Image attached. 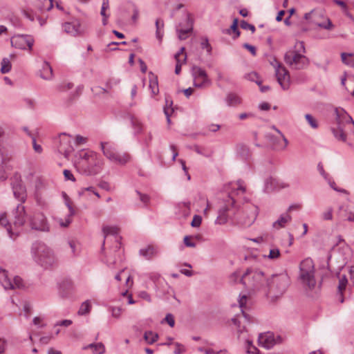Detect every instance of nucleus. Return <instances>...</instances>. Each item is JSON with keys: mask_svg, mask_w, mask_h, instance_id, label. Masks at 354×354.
I'll use <instances>...</instances> for the list:
<instances>
[{"mask_svg": "<svg viewBox=\"0 0 354 354\" xmlns=\"http://www.w3.org/2000/svg\"><path fill=\"white\" fill-rule=\"evenodd\" d=\"M229 188H226L227 191L230 188L232 190L228 192V201L224 207H221L218 210V215L216 219V224L223 225L227 223L228 219L227 212L230 210L229 205L233 206L235 203V196L243 194L245 192L244 183L241 180H239L236 183H230L227 185Z\"/></svg>", "mask_w": 354, "mask_h": 354, "instance_id": "obj_1", "label": "nucleus"}, {"mask_svg": "<svg viewBox=\"0 0 354 354\" xmlns=\"http://www.w3.org/2000/svg\"><path fill=\"white\" fill-rule=\"evenodd\" d=\"M298 281L306 290H313L316 286L315 268L312 259L306 258L299 264Z\"/></svg>", "mask_w": 354, "mask_h": 354, "instance_id": "obj_2", "label": "nucleus"}, {"mask_svg": "<svg viewBox=\"0 0 354 354\" xmlns=\"http://www.w3.org/2000/svg\"><path fill=\"white\" fill-rule=\"evenodd\" d=\"M30 252L35 261L44 268L51 267L55 262L53 250L43 242L35 241L33 243Z\"/></svg>", "mask_w": 354, "mask_h": 354, "instance_id": "obj_3", "label": "nucleus"}, {"mask_svg": "<svg viewBox=\"0 0 354 354\" xmlns=\"http://www.w3.org/2000/svg\"><path fill=\"white\" fill-rule=\"evenodd\" d=\"M290 283V277L286 273L273 274L267 279L265 288L268 289L270 297L277 299L286 292Z\"/></svg>", "mask_w": 354, "mask_h": 354, "instance_id": "obj_4", "label": "nucleus"}, {"mask_svg": "<svg viewBox=\"0 0 354 354\" xmlns=\"http://www.w3.org/2000/svg\"><path fill=\"white\" fill-rule=\"evenodd\" d=\"M248 290H259L266 287L267 278L262 270L258 268H248L239 279Z\"/></svg>", "mask_w": 354, "mask_h": 354, "instance_id": "obj_5", "label": "nucleus"}, {"mask_svg": "<svg viewBox=\"0 0 354 354\" xmlns=\"http://www.w3.org/2000/svg\"><path fill=\"white\" fill-rule=\"evenodd\" d=\"M335 112L337 127L332 128V132L337 140L345 142L346 140V133L344 130V122L346 123L347 128L354 133V121L343 109L336 108Z\"/></svg>", "mask_w": 354, "mask_h": 354, "instance_id": "obj_6", "label": "nucleus"}, {"mask_svg": "<svg viewBox=\"0 0 354 354\" xmlns=\"http://www.w3.org/2000/svg\"><path fill=\"white\" fill-rule=\"evenodd\" d=\"M100 148L104 156L112 162L124 165L129 162L131 156L127 153H118L114 145L109 142H101Z\"/></svg>", "mask_w": 354, "mask_h": 354, "instance_id": "obj_7", "label": "nucleus"}, {"mask_svg": "<svg viewBox=\"0 0 354 354\" xmlns=\"http://www.w3.org/2000/svg\"><path fill=\"white\" fill-rule=\"evenodd\" d=\"M284 61L291 68L295 70L306 68L310 63L307 57L295 51L287 52L284 55Z\"/></svg>", "mask_w": 354, "mask_h": 354, "instance_id": "obj_8", "label": "nucleus"}, {"mask_svg": "<svg viewBox=\"0 0 354 354\" xmlns=\"http://www.w3.org/2000/svg\"><path fill=\"white\" fill-rule=\"evenodd\" d=\"M270 64L275 69V75L278 83L283 90H288L290 83L288 71L275 58L273 59Z\"/></svg>", "mask_w": 354, "mask_h": 354, "instance_id": "obj_9", "label": "nucleus"}, {"mask_svg": "<svg viewBox=\"0 0 354 354\" xmlns=\"http://www.w3.org/2000/svg\"><path fill=\"white\" fill-rule=\"evenodd\" d=\"M0 283L6 290H15L24 287L22 279L19 276L12 277L6 270H0Z\"/></svg>", "mask_w": 354, "mask_h": 354, "instance_id": "obj_10", "label": "nucleus"}, {"mask_svg": "<svg viewBox=\"0 0 354 354\" xmlns=\"http://www.w3.org/2000/svg\"><path fill=\"white\" fill-rule=\"evenodd\" d=\"M28 224L33 230L48 232L50 231V225L46 216L41 212H35L28 218Z\"/></svg>", "mask_w": 354, "mask_h": 354, "instance_id": "obj_11", "label": "nucleus"}, {"mask_svg": "<svg viewBox=\"0 0 354 354\" xmlns=\"http://www.w3.org/2000/svg\"><path fill=\"white\" fill-rule=\"evenodd\" d=\"M10 184L15 198L20 203H24L27 198L26 188L24 185L21 176L15 174L10 179Z\"/></svg>", "mask_w": 354, "mask_h": 354, "instance_id": "obj_12", "label": "nucleus"}, {"mask_svg": "<svg viewBox=\"0 0 354 354\" xmlns=\"http://www.w3.org/2000/svg\"><path fill=\"white\" fill-rule=\"evenodd\" d=\"M258 213V207L256 205L247 204L243 207V216L239 218V222L244 227H250L255 221Z\"/></svg>", "mask_w": 354, "mask_h": 354, "instance_id": "obj_13", "label": "nucleus"}, {"mask_svg": "<svg viewBox=\"0 0 354 354\" xmlns=\"http://www.w3.org/2000/svg\"><path fill=\"white\" fill-rule=\"evenodd\" d=\"M102 232L104 235V239L109 234L115 236V241H116V245L115 248L117 249V256L118 258H115L113 261H111L110 259H108V264L110 268H113L112 266L115 265L118 261H122V254L123 253V251L120 250V245L121 243H120V237L118 236V228L115 226H109L106 225L102 227Z\"/></svg>", "mask_w": 354, "mask_h": 354, "instance_id": "obj_14", "label": "nucleus"}, {"mask_svg": "<svg viewBox=\"0 0 354 354\" xmlns=\"http://www.w3.org/2000/svg\"><path fill=\"white\" fill-rule=\"evenodd\" d=\"M192 75L195 87L203 88L209 86L212 83L206 71L198 66L194 65L192 67Z\"/></svg>", "mask_w": 354, "mask_h": 354, "instance_id": "obj_15", "label": "nucleus"}, {"mask_svg": "<svg viewBox=\"0 0 354 354\" xmlns=\"http://www.w3.org/2000/svg\"><path fill=\"white\" fill-rule=\"evenodd\" d=\"M258 341L261 346L267 349H270L274 345L281 344L283 339L279 335L275 337L272 333L267 332L260 334L258 338Z\"/></svg>", "mask_w": 354, "mask_h": 354, "instance_id": "obj_16", "label": "nucleus"}, {"mask_svg": "<svg viewBox=\"0 0 354 354\" xmlns=\"http://www.w3.org/2000/svg\"><path fill=\"white\" fill-rule=\"evenodd\" d=\"M34 44V39L30 35H18L11 38V45L17 48L31 50Z\"/></svg>", "mask_w": 354, "mask_h": 354, "instance_id": "obj_17", "label": "nucleus"}, {"mask_svg": "<svg viewBox=\"0 0 354 354\" xmlns=\"http://www.w3.org/2000/svg\"><path fill=\"white\" fill-rule=\"evenodd\" d=\"M102 164V159L97 153L96 158L93 161L89 160L88 162H86L87 167H85V169H80L79 171L86 176L95 175L100 172Z\"/></svg>", "mask_w": 354, "mask_h": 354, "instance_id": "obj_18", "label": "nucleus"}, {"mask_svg": "<svg viewBox=\"0 0 354 354\" xmlns=\"http://www.w3.org/2000/svg\"><path fill=\"white\" fill-rule=\"evenodd\" d=\"M232 321L234 323V324L236 325L238 328V339L240 341L243 339L245 342L247 353L249 354H259V350L257 349V347L252 345V342L251 340L246 339L245 336L241 337V335H244L245 333V328L243 327V329L240 328V322L237 319V318H233Z\"/></svg>", "mask_w": 354, "mask_h": 354, "instance_id": "obj_19", "label": "nucleus"}, {"mask_svg": "<svg viewBox=\"0 0 354 354\" xmlns=\"http://www.w3.org/2000/svg\"><path fill=\"white\" fill-rule=\"evenodd\" d=\"M21 203L18 204L12 211L15 227H22L26 221L25 207Z\"/></svg>", "mask_w": 354, "mask_h": 354, "instance_id": "obj_20", "label": "nucleus"}, {"mask_svg": "<svg viewBox=\"0 0 354 354\" xmlns=\"http://www.w3.org/2000/svg\"><path fill=\"white\" fill-rule=\"evenodd\" d=\"M63 28L66 33L74 37L82 35L84 32V30L82 29L80 21L77 19L71 22H66L63 25Z\"/></svg>", "mask_w": 354, "mask_h": 354, "instance_id": "obj_21", "label": "nucleus"}, {"mask_svg": "<svg viewBox=\"0 0 354 354\" xmlns=\"http://www.w3.org/2000/svg\"><path fill=\"white\" fill-rule=\"evenodd\" d=\"M186 28H180L181 26L179 24L178 27H176V32L178 33V37L180 40H185L188 37V34L192 32L193 26H194V21L191 17L190 14L187 15L186 17Z\"/></svg>", "mask_w": 354, "mask_h": 354, "instance_id": "obj_22", "label": "nucleus"}, {"mask_svg": "<svg viewBox=\"0 0 354 354\" xmlns=\"http://www.w3.org/2000/svg\"><path fill=\"white\" fill-rule=\"evenodd\" d=\"M0 225L4 227L7 231L8 236L12 240L15 241L19 236V231H13L10 223L7 218L6 213H3L0 215Z\"/></svg>", "mask_w": 354, "mask_h": 354, "instance_id": "obj_23", "label": "nucleus"}, {"mask_svg": "<svg viewBox=\"0 0 354 354\" xmlns=\"http://www.w3.org/2000/svg\"><path fill=\"white\" fill-rule=\"evenodd\" d=\"M97 157V153L88 151H82L80 153V160L77 162V168L78 171L80 170V169H85V167L86 166V162L89 160H94Z\"/></svg>", "mask_w": 354, "mask_h": 354, "instance_id": "obj_24", "label": "nucleus"}, {"mask_svg": "<svg viewBox=\"0 0 354 354\" xmlns=\"http://www.w3.org/2000/svg\"><path fill=\"white\" fill-rule=\"evenodd\" d=\"M159 252L158 248L156 245H149L145 248L139 250V254L147 260H151L158 254Z\"/></svg>", "mask_w": 354, "mask_h": 354, "instance_id": "obj_25", "label": "nucleus"}, {"mask_svg": "<svg viewBox=\"0 0 354 354\" xmlns=\"http://www.w3.org/2000/svg\"><path fill=\"white\" fill-rule=\"evenodd\" d=\"M39 75L41 78L45 80H50L53 78V68L48 62H43L41 67L39 71Z\"/></svg>", "mask_w": 354, "mask_h": 354, "instance_id": "obj_26", "label": "nucleus"}, {"mask_svg": "<svg viewBox=\"0 0 354 354\" xmlns=\"http://www.w3.org/2000/svg\"><path fill=\"white\" fill-rule=\"evenodd\" d=\"M125 118L130 121L131 127L134 129L135 135L140 133L142 131V124L133 114L128 113Z\"/></svg>", "mask_w": 354, "mask_h": 354, "instance_id": "obj_27", "label": "nucleus"}, {"mask_svg": "<svg viewBox=\"0 0 354 354\" xmlns=\"http://www.w3.org/2000/svg\"><path fill=\"white\" fill-rule=\"evenodd\" d=\"M291 220V216L288 212H286L282 214L279 218L272 223V227L276 230H279L284 227Z\"/></svg>", "mask_w": 354, "mask_h": 354, "instance_id": "obj_28", "label": "nucleus"}, {"mask_svg": "<svg viewBox=\"0 0 354 354\" xmlns=\"http://www.w3.org/2000/svg\"><path fill=\"white\" fill-rule=\"evenodd\" d=\"M225 102L229 106H237L242 102L241 97L235 93H229L225 97Z\"/></svg>", "mask_w": 354, "mask_h": 354, "instance_id": "obj_29", "label": "nucleus"}, {"mask_svg": "<svg viewBox=\"0 0 354 354\" xmlns=\"http://www.w3.org/2000/svg\"><path fill=\"white\" fill-rule=\"evenodd\" d=\"M238 19H234L230 27L227 29L223 30L222 31L223 33L227 35H231L232 33H234V36L232 37V38L234 39L238 38L241 34L240 31L238 29Z\"/></svg>", "mask_w": 354, "mask_h": 354, "instance_id": "obj_30", "label": "nucleus"}, {"mask_svg": "<svg viewBox=\"0 0 354 354\" xmlns=\"http://www.w3.org/2000/svg\"><path fill=\"white\" fill-rule=\"evenodd\" d=\"M149 88L151 91L152 95H156L159 92L158 82L157 76L154 75L152 72L149 73Z\"/></svg>", "mask_w": 354, "mask_h": 354, "instance_id": "obj_31", "label": "nucleus"}, {"mask_svg": "<svg viewBox=\"0 0 354 354\" xmlns=\"http://www.w3.org/2000/svg\"><path fill=\"white\" fill-rule=\"evenodd\" d=\"M35 6L41 11H48L53 6V0H38Z\"/></svg>", "mask_w": 354, "mask_h": 354, "instance_id": "obj_32", "label": "nucleus"}, {"mask_svg": "<svg viewBox=\"0 0 354 354\" xmlns=\"http://www.w3.org/2000/svg\"><path fill=\"white\" fill-rule=\"evenodd\" d=\"M342 61L347 66L354 68V55L351 53H342L341 54Z\"/></svg>", "mask_w": 354, "mask_h": 354, "instance_id": "obj_33", "label": "nucleus"}, {"mask_svg": "<svg viewBox=\"0 0 354 354\" xmlns=\"http://www.w3.org/2000/svg\"><path fill=\"white\" fill-rule=\"evenodd\" d=\"M68 245L71 250V254L73 257H77L79 255L80 252V243L75 240H69L68 241Z\"/></svg>", "mask_w": 354, "mask_h": 354, "instance_id": "obj_34", "label": "nucleus"}, {"mask_svg": "<svg viewBox=\"0 0 354 354\" xmlns=\"http://www.w3.org/2000/svg\"><path fill=\"white\" fill-rule=\"evenodd\" d=\"M158 335L152 331H146L144 334L145 340L149 344H153L157 341Z\"/></svg>", "mask_w": 354, "mask_h": 354, "instance_id": "obj_35", "label": "nucleus"}, {"mask_svg": "<svg viewBox=\"0 0 354 354\" xmlns=\"http://www.w3.org/2000/svg\"><path fill=\"white\" fill-rule=\"evenodd\" d=\"M91 310V304L88 300L85 301L83 302L80 308L78 310V315H85L86 314H88Z\"/></svg>", "mask_w": 354, "mask_h": 354, "instance_id": "obj_36", "label": "nucleus"}, {"mask_svg": "<svg viewBox=\"0 0 354 354\" xmlns=\"http://www.w3.org/2000/svg\"><path fill=\"white\" fill-rule=\"evenodd\" d=\"M246 301H247V297L245 295H243L240 298V299L239 301V304L240 308H241V311H242L243 317L248 322H252V317L248 313H245L243 309L244 306L246 304Z\"/></svg>", "mask_w": 354, "mask_h": 354, "instance_id": "obj_37", "label": "nucleus"}, {"mask_svg": "<svg viewBox=\"0 0 354 354\" xmlns=\"http://www.w3.org/2000/svg\"><path fill=\"white\" fill-rule=\"evenodd\" d=\"M163 27H164V22H163V21L160 20V19H157L156 21V38L159 41L162 40V36H163V33L161 32V31H160L161 28H163Z\"/></svg>", "mask_w": 354, "mask_h": 354, "instance_id": "obj_38", "label": "nucleus"}, {"mask_svg": "<svg viewBox=\"0 0 354 354\" xmlns=\"http://www.w3.org/2000/svg\"><path fill=\"white\" fill-rule=\"evenodd\" d=\"M11 69V64L8 58H3L1 61V72L3 74L8 73Z\"/></svg>", "mask_w": 354, "mask_h": 354, "instance_id": "obj_39", "label": "nucleus"}, {"mask_svg": "<svg viewBox=\"0 0 354 354\" xmlns=\"http://www.w3.org/2000/svg\"><path fill=\"white\" fill-rule=\"evenodd\" d=\"M245 78L251 82H256L259 86L262 83V81L259 80L258 74L255 72H252L245 75Z\"/></svg>", "mask_w": 354, "mask_h": 354, "instance_id": "obj_40", "label": "nucleus"}, {"mask_svg": "<svg viewBox=\"0 0 354 354\" xmlns=\"http://www.w3.org/2000/svg\"><path fill=\"white\" fill-rule=\"evenodd\" d=\"M280 254L281 253L279 248L274 247L270 250L269 254L266 257L271 260H274L278 259L280 257Z\"/></svg>", "mask_w": 354, "mask_h": 354, "instance_id": "obj_41", "label": "nucleus"}, {"mask_svg": "<svg viewBox=\"0 0 354 354\" xmlns=\"http://www.w3.org/2000/svg\"><path fill=\"white\" fill-rule=\"evenodd\" d=\"M347 283L348 279L345 275H343L341 277H339V285L337 287L338 292H342L346 289Z\"/></svg>", "mask_w": 354, "mask_h": 354, "instance_id": "obj_42", "label": "nucleus"}, {"mask_svg": "<svg viewBox=\"0 0 354 354\" xmlns=\"http://www.w3.org/2000/svg\"><path fill=\"white\" fill-rule=\"evenodd\" d=\"M305 118L307 120V122L309 124V125L313 129H317L318 128V123H317V120H315V118H314L312 115H310V114H306L305 115Z\"/></svg>", "mask_w": 354, "mask_h": 354, "instance_id": "obj_43", "label": "nucleus"}, {"mask_svg": "<svg viewBox=\"0 0 354 354\" xmlns=\"http://www.w3.org/2000/svg\"><path fill=\"white\" fill-rule=\"evenodd\" d=\"M92 352L93 354H103L105 353V346L102 342L96 343Z\"/></svg>", "mask_w": 354, "mask_h": 354, "instance_id": "obj_44", "label": "nucleus"}, {"mask_svg": "<svg viewBox=\"0 0 354 354\" xmlns=\"http://www.w3.org/2000/svg\"><path fill=\"white\" fill-rule=\"evenodd\" d=\"M315 24H317L319 27L326 30H330L333 27V24L328 18H327L326 21L322 23H315Z\"/></svg>", "mask_w": 354, "mask_h": 354, "instance_id": "obj_45", "label": "nucleus"}, {"mask_svg": "<svg viewBox=\"0 0 354 354\" xmlns=\"http://www.w3.org/2000/svg\"><path fill=\"white\" fill-rule=\"evenodd\" d=\"M241 28L244 30H250L252 33L256 30L255 26L252 24L248 23L246 21L242 20L240 24Z\"/></svg>", "mask_w": 354, "mask_h": 354, "instance_id": "obj_46", "label": "nucleus"}, {"mask_svg": "<svg viewBox=\"0 0 354 354\" xmlns=\"http://www.w3.org/2000/svg\"><path fill=\"white\" fill-rule=\"evenodd\" d=\"M109 8V1L102 0V4L100 11L102 17H109V15L106 13V10Z\"/></svg>", "mask_w": 354, "mask_h": 354, "instance_id": "obj_47", "label": "nucleus"}, {"mask_svg": "<svg viewBox=\"0 0 354 354\" xmlns=\"http://www.w3.org/2000/svg\"><path fill=\"white\" fill-rule=\"evenodd\" d=\"M73 84L71 82H63L60 84L57 88L59 91H66L68 90H70L73 88Z\"/></svg>", "mask_w": 354, "mask_h": 354, "instance_id": "obj_48", "label": "nucleus"}, {"mask_svg": "<svg viewBox=\"0 0 354 354\" xmlns=\"http://www.w3.org/2000/svg\"><path fill=\"white\" fill-rule=\"evenodd\" d=\"M316 17H317V15L314 10H312L310 12H307L304 15V19L306 20L309 21V22H310V23L315 24L316 23L315 22Z\"/></svg>", "mask_w": 354, "mask_h": 354, "instance_id": "obj_49", "label": "nucleus"}, {"mask_svg": "<svg viewBox=\"0 0 354 354\" xmlns=\"http://www.w3.org/2000/svg\"><path fill=\"white\" fill-rule=\"evenodd\" d=\"M202 218L199 215H194L191 223V225L194 227H198L201 225Z\"/></svg>", "mask_w": 354, "mask_h": 354, "instance_id": "obj_50", "label": "nucleus"}, {"mask_svg": "<svg viewBox=\"0 0 354 354\" xmlns=\"http://www.w3.org/2000/svg\"><path fill=\"white\" fill-rule=\"evenodd\" d=\"M111 315L115 318H119L122 313V308L120 307H110Z\"/></svg>", "mask_w": 354, "mask_h": 354, "instance_id": "obj_51", "label": "nucleus"}, {"mask_svg": "<svg viewBox=\"0 0 354 354\" xmlns=\"http://www.w3.org/2000/svg\"><path fill=\"white\" fill-rule=\"evenodd\" d=\"M202 48H205L207 50V52L210 54L212 52V46L209 43V40L207 38H205L201 44Z\"/></svg>", "mask_w": 354, "mask_h": 354, "instance_id": "obj_52", "label": "nucleus"}, {"mask_svg": "<svg viewBox=\"0 0 354 354\" xmlns=\"http://www.w3.org/2000/svg\"><path fill=\"white\" fill-rule=\"evenodd\" d=\"M322 218L324 220L330 221L333 218V209L329 208L326 212H323Z\"/></svg>", "mask_w": 354, "mask_h": 354, "instance_id": "obj_53", "label": "nucleus"}, {"mask_svg": "<svg viewBox=\"0 0 354 354\" xmlns=\"http://www.w3.org/2000/svg\"><path fill=\"white\" fill-rule=\"evenodd\" d=\"M32 147H33L34 151L36 153H41L43 151L41 146L36 142V139L35 137H32Z\"/></svg>", "mask_w": 354, "mask_h": 354, "instance_id": "obj_54", "label": "nucleus"}, {"mask_svg": "<svg viewBox=\"0 0 354 354\" xmlns=\"http://www.w3.org/2000/svg\"><path fill=\"white\" fill-rule=\"evenodd\" d=\"M137 194L138 195L140 200L145 205H147L149 201V196L147 194H142L139 191H136Z\"/></svg>", "mask_w": 354, "mask_h": 354, "instance_id": "obj_55", "label": "nucleus"}, {"mask_svg": "<svg viewBox=\"0 0 354 354\" xmlns=\"http://www.w3.org/2000/svg\"><path fill=\"white\" fill-rule=\"evenodd\" d=\"M64 197L66 199V203H65L66 205L67 206V207L68 208V210H69L68 216H72L75 214V210L72 207V206L70 203V201H69V198H68V196H66V194H64Z\"/></svg>", "mask_w": 354, "mask_h": 354, "instance_id": "obj_56", "label": "nucleus"}, {"mask_svg": "<svg viewBox=\"0 0 354 354\" xmlns=\"http://www.w3.org/2000/svg\"><path fill=\"white\" fill-rule=\"evenodd\" d=\"M317 169L321 174V176L325 179L328 180V178L329 177V175L324 171L323 165L322 163H319L317 165Z\"/></svg>", "mask_w": 354, "mask_h": 354, "instance_id": "obj_57", "label": "nucleus"}, {"mask_svg": "<svg viewBox=\"0 0 354 354\" xmlns=\"http://www.w3.org/2000/svg\"><path fill=\"white\" fill-rule=\"evenodd\" d=\"M165 320L171 327L174 326L175 321H174V316L171 314L168 313L166 315Z\"/></svg>", "mask_w": 354, "mask_h": 354, "instance_id": "obj_58", "label": "nucleus"}, {"mask_svg": "<svg viewBox=\"0 0 354 354\" xmlns=\"http://www.w3.org/2000/svg\"><path fill=\"white\" fill-rule=\"evenodd\" d=\"M243 47L247 50H248L253 56H255L257 54L256 48L254 46H252L248 43L243 44Z\"/></svg>", "mask_w": 354, "mask_h": 354, "instance_id": "obj_59", "label": "nucleus"}, {"mask_svg": "<svg viewBox=\"0 0 354 354\" xmlns=\"http://www.w3.org/2000/svg\"><path fill=\"white\" fill-rule=\"evenodd\" d=\"M71 223V216H68V215L67 216V218L65 219V221L60 219L59 221L60 226L63 227H68Z\"/></svg>", "mask_w": 354, "mask_h": 354, "instance_id": "obj_60", "label": "nucleus"}, {"mask_svg": "<svg viewBox=\"0 0 354 354\" xmlns=\"http://www.w3.org/2000/svg\"><path fill=\"white\" fill-rule=\"evenodd\" d=\"M87 138H84L80 135H77L75 136V143L77 145H84L86 142Z\"/></svg>", "mask_w": 354, "mask_h": 354, "instance_id": "obj_61", "label": "nucleus"}, {"mask_svg": "<svg viewBox=\"0 0 354 354\" xmlns=\"http://www.w3.org/2000/svg\"><path fill=\"white\" fill-rule=\"evenodd\" d=\"M184 243L187 247L194 248L196 247V243L192 241L188 236H185L184 238Z\"/></svg>", "mask_w": 354, "mask_h": 354, "instance_id": "obj_62", "label": "nucleus"}, {"mask_svg": "<svg viewBox=\"0 0 354 354\" xmlns=\"http://www.w3.org/2000/svg\"><path fill=\"white\" fill-rule=\"evenodd\" d=\"M7 346V341L4 339L0 338V354L5 353Z\"/></svg>", "mask_w": 354, "mask_h": 354, "instance_id": "obj_63", "label": "nucleus"}, {"mask_svg": "<svg viewBox=\"0 0 354 354\" xmlns=\"http://www.w3.org/2000/svg\"><path fill=\"white\" fill-rule=\"evenodd\" d=\"M64 176L66 180H70L72 181H75V178L71 171L68 169H65L64 171Z\"/></svg>", "mask_w": 354, "mask_h": 354, "instance_id": "obj_64", "label": "nucleus"}]
</instances>
